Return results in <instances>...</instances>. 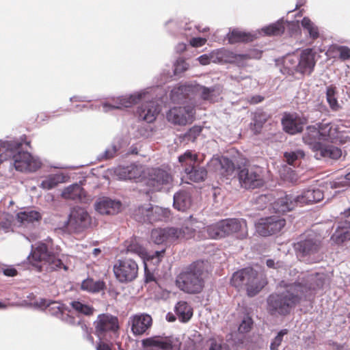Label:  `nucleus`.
Instances as JSON below:
<instances>
[{
	"label": "nucleus",
	"mask_w": 350,
	"mask_h": 350,
	"mask_svg": "<svg viewBox=\"0 0 350 350\" xmlns=\"http://www.w3.org/2000/svg\"><path fill=\"white\" fill-rule=\"evenodd\" d=\"M319 273L309 274L299 278L294 283L282 280L279 286L284 288L282 293H274L267 299V310L271 315L286 316L312 291L323 286Z\"/></svg>",
	"instance_id": "1"
},
{
	"label": "nucleus",
	"mask_w": 350,
	"mask_h": 350,
	"mask_svg": "<svg viewBox=\"0 0 350 350\" xmlns=\"http://www.w3.org/2000/svg\"><path fill=\"white\" fill-rule=\"evenodd\" d=\"M211 271L208 260H197L183 267L176 275L175 283L182 291L191 295L201 293Z\"/></svg>",
	"instance_id": "2"
},
{
	"label": "nucleus",
	"mask_w": 350,
	"mask_h": 350,
	"mask_svg": "<svg viewBox=\"0 0 350 350\" xmlns=\"http://www.w3.org/2000/svg\"><path fill=\"white\" fill-rule=\"evenodd\" d=\"M322 236L313 231L308 230L300 236L299 240L294 244L297 256L309 262L319 260V253L323 247Z\"/></svg>",
	"instance_id": "3"
},
{
	"label": "nucleus",
	"mask_w": 350,
	"mask_h": 350,
	"mask_svg": "<svg viewBox=\"0 0 350 350\" xmlns=\"http://www.w3.org/2000/svg\"><path fill=\"white\" fill-rule=\"evenodd\" d=\"M94 334L98 340L113 341L119 337L120 323L118 317L109 313L97 316L93 322Z\"/></svg>",
	"instance_id": "4"
},
{
	"label": "nucleus",
	"mask_w": 350,
	"mask_h": 350,
	"mask_svg": "<svg viewBox=\"0 0 350 350\" xmlns=\"http://www.w3.org/2000/svg\"><path fill=\"white\" fill-rule=\"evenodd\" d=\"M29 262L35 267L39 272L42 271L41 264L48 265L51 270L67 269L62 260L53 253L49 252L48 247L45 243H40L32 250L28 256Z\"/></svg>",
	"instance_id": "5"
},
{
	"label": "nucleus",
	"mask_w": 350,
	"mask_h": 350,
	"mask_svg": "<svg viewBox=\"0 0 350 350\" xmlns=\"http://www.w3.org/2000/svg\"><path fill=\"white\" fill-rule=\"evenodd\" d=\"M178 161L185 167V172L190 180L198 183L205 180L207 171L204 167L200 166L197 154L187 150L178 157Z\"/></svg>",
	"instance_id": "6"
},
{
	"label": "nucleus",
	"mask_w": 350,
	"mask_h": 350,
	"mask_svg": "<svg viewBox=\"0 0 350 350\" xmlns=\"http://www.w3.org/2000/svg\"><path fill=\"white\" fill-rule=\"evenodd\" d=\"M113 271L116 278L120 282L129 283L137 278L139 266L134 260L124 258L116 261Z\"/></svg>",
	"instance_id": "7"
},
{
	"label": "nucleus",
	"mask_w": 350,
	"mask_h": 350,
	"mask_svg": "<svg viewBox=\"0 0 350 350\" xmlns=\"http://www.w3.org/2000/svg\"><path fill=\"white\" fill-rule=\"evenodd\" d=\"M286 226V220L278 216L260 218L255 224L256 232L262 237L276 234Z\"/></svg>",
	"instance_id": "8"
},
{
	"label": "nucleus",
	"mask_w": 350,
	"mask_h": 350,
	"mask_svg": "<svg viewBox=\"0 0 350 350\" xmlns=\"http://www.w3.org/2000/svg\"><path fill=\"white\" fill-rule=\"evenodd\" d=\"M172 182L173 176L170 169L155 167L149 170L146 185L151 191H159Z\"/></svg>",
	"instance_id": "9"
},
{
	"label": "nucleus",
	"mask_w": 350,
	"mask_h": 350,
	"mask_svg": "<svg viewBox=\"0 0 350 350\" xmlns=\"http://www.w3.org/2000/svg\"><path fill=\"white\" fill-rule=\"evenodd\" d=\"M241 186L246 189L260 188L265 184L262 171L259 167H244L238 172Z\"/></svg>",
	"instance_id": "10"
},
{
	"label": "nucleus",
	"mask_w": 350,
	"mask_h": 350,
	"mask_svg": "<svg viewBox=\"0 0 350 350\" xmlns=\"http://www.w3.org/2000/svg\"><path fill=\"white\" fill-rule=\"evenodd\" d=\"M124 246L126 253H131L137 254L141 257L144 260H153L156 259V263H159L163 256L165 250L161 251H156L152 254L148 253L146 250L140 243L139 239L137 237H131L130 239L124 242Z\"/></svg>",
	"instance_id": "11"
},
{
	"label": "nucleus",
	"mask_w": 350,
	"mask_h": 350,
	"mask_svg": "<svg viewBox=\"0 0 350 350\" xmlns=\"http://www.w3.org/2000/svg\"><path fill=\"white\" fill-rule=\"evenodd\" d=\"M90 224V218L86 211L81 208H73L66 223V230L70 233L80 232Z\"/></svg>",
	"instance_id": "12"
},
{
	"label": "nucleus",
	"mask_w": 350,
	"mask_h": 350,
	"mask_svg": "<svg viewBox=\"0 0 350 350\" xmlns=\"http://www.w3.org/2000/svg\"><path fill=\"white\" fill-rule=\"evenodd\" d=\"M224 237L237 234L239 239L247 236V222L243 219L228 218L220 220Z\"/></svg>",
	"instance_id": "13"
},
{
	"label": "nucleus",
	"mask_w": 350,
	"mask_h": 350,
	"mask_svg": "<svg viewBox=\"0 0 350 350\" xmlns=\"http://www.w3.org/2000/svg\"><path fill=\"white\" fill-rule=\"evenodd\" d=\"M194 115V107L187 105L171 108L167 113L166 118L170 122L174 124L185 125L193 120Z\"/></svg>",
	"instance_id": "14"
},
{
	"label": "nucleus",
	"mask_w": 350,
	"mask_h": 350,
	"mask_svg": "<svg viewBox=\"0 0 350 350\" xmlns=\"http://www.w3.org/2000/svg\"><path fill=\"white\" fill-rule=\"evenodd\" d=\"M131 330L134 336L146 334L152 325V318L150 314L140 313L132 315L129 318Z\"/></svg>",
	"instance_id": "15"
},
{
	"label": "nucleus",
	"mask_w": 350,
	"mask_h": 350,
	"mask_svg": "<svg viewBox=\"0 0 350 350\" xmlns=\"http://www.w3.org/2000/svg\"><path fill=\"white\" fill-rule=\"evenodd\" d=\"M144 350H173V338L170 336H154L142 340Z\"/></svg>",
	"instance_id": "16"
},
{
	"label": "nucleus",
	"mask_w": 350,
	"mask_h": 350,
	"mask_svg": "<svg viewBox=\"0 0 350 350\" xmlns=\"http://www.w3.org/2000/svg\"><path fill=\"white\" fill-rule=\"evenodd\" d=\"M306 124V119L300 117L297 113H285L282 119L284 131L291 135L301 133L304 126Z\"/></svg>",
	"instance_id": "17"
},
{
	"label": "nucleus",
	"mask_w": 350,
	"mask_h": 350,
	"mask_svg": "<svg viewBox=\"0 0 350 350\" xmlns=\"http://www.w3.org/2000/svg\"><path fill=\"white\" fill-rule=\"evenodd\" d=\"M315 55L312 49H304L299 57L297 72L303 75H310L316 65Z\"/></svg>",
	"instance_id": "18"
},
{
	"label": "nucleus",
	"mask_w": 350,
	"mask_h": 350,
	"mask_svg": "<svg viewBox=\"0 0 350 350\" xmlns=\"http://www.w3.org/2000/svg\"><path fill=\"white\" fill-rule=\"evenodd\" d=\"M210 167L218 174L228 178L235 171V165L232 160L226 157L213 158Z\"/></svg>",
	"instance_id": "19"
},
{
	"label": "nucleus",
	"mask_w": 350,
	"mask_h": 350,
	"mask_svg": "<svg viewBox=\"0 0 350 350\" xmlns=\"http://www.w3.org/2000/svg\"><path fill=\"white\" fill-rule=\"evenodd\" d=\"M115 175L120 180L139 178L144 173L142 165L131 164L128 166H118L114 170Z\"/></svg>",
	"instance_id": "20"
},
{
	"label": "nucleus",
	"mask_w": 350,
	"mask_h": 350,
	"mask_svg": "<svg viewBox=\"0 0 350 350\" xmlns=\"http://www.w3.org/2000/svg\"><path fill=\"white\" fill-rule=\"evenodd\" d=\"M160 111V106L154 100L143 103L137 110L139 118L148 123L154 122Z\"/></svg>",
	"instance_id": "21"
},
{
	"label": "nucleus",
	"mask_w": 350,
	"mask_h": 350,
	"mask_svg": "<svg viewBox=\"0 0 350 350\" xmlns=\"http://www.w3.org/2000/svg\"><path fill=\"white\" fill-rule=\"evenodd\" d=\"M255 271L251 267H247L236 271L230 280L232 286L238 289L245 288L250 280H253Z\"/></svg>",
	"instance_id": "22"
},
{
	"label": "nucleus",
	"mask_w": 350,
	"mask_h": 350,
	"mask_svg": "<svg viewBox=\"0 0 350 350\" xmlns=\"http://www.w3.org/2000/svg\"><path fill=\"white\" fill-rule=\"evenodd\" d=\"M324 195L319 189H308L304 191L301 195L295 197L298 205L304 206L320 202L323 199Z\"/></svg>",
	"instance_id": "23"
},
{
	"label": "nucleus",
	"mask_w": 350,
	"mask_h": 350,
	"mask_svg": "<svg viewBox=\"0 0 350 350\" xmlns=\"http://www.w3.org/2000/svg\"><path fill=\"white\" fill-rule=\"evenodd\" d=\"M122 206L119 201L103 198L96 204V211L102 215H115L118 213Z\"/></svg>",
	"instance_id": "24"
},
{
	"label": "nucleus",
	"mask_w": 350,
	"mask_h": 350,
	"mask_svg": "<svg viewBox=\"0 0 350 350\" xmlns=\"http://www.w3.org/2000/svg\"><path fill=\"white\" fill-rule=\"evenodd\" d=\"M303 140L305 144L309 145L312 150L315 152L318 148H320L321 145L323 144V139L320 135L319 131L317 128L314 126H308L306 133L303 137Z\"/></svg>",
	"instance_id": "25"
},
{
	"label": "nucleus",
	"mask_w": 350,
	"mask_h": 350,
	"mask_svg": "<svg viewBox=\"0 0 350 350\" xmlns=\"http://www.w3.org/2000/svg\"><path fill=\"white\" fill-rule=\"evenodd\" d=\"M297 205L295 197L286 195L274 202L273 208L275 213H284L292 211Z\"/></svg>",
	"instance_id": "26"
},
{
	"label": "nucleus",
	"mask_w": 350,
	"mask_h": 350,
	"mask_svg": "<svg viewBox=\"0 0 350 350\" xmlns=\"http://www.w3.org/2000/svg\"><path fill=\"white\" fill-rule=\"evenodd\" d=\"M331 240L337 245H341L350 240V221H345L340 223L331 237Z\"/></svg>",
	"instance_id": "27"
},
{
	"label": "nucleus",
	"mask_w": 350,
	"mask_h": 350,
	"mask_svg": "<svg viewBox=\"0 0 350 350\" xmlns=\"http://www.w3.org/2000/svg\"><path fill=\"white\" fill-rule=\"evenodd\" d=\"M270 116L262 109H257L253 113L252 122L250 124V129L255 135H258Z\"/></svg>",
	"instance_id": "28"
},
{
	"label": "nucleus",
	"mask_w": 350,
	"mask_h": 350,
	"mask_svg": "<svg viewBox=\"0 0 350 350\" xmlns=\"http://www.w3.org/2000/svg\"><path fill=\"white\" fill-rule=\"evenodd\" d=\"M342 155L341 149L331 144H322L320 148L315 152V157L319 159L321 158H329L332 159H338Z\"/></svg>",
	"instance_id": "29"
},
{
	"label": "nucleus",
	"mask_w": 350,
	"mask_h": 350,
	"mask_svg": "<svg viewBox=\"0 0 350 350\" xmlns=\"http://www.w3.org/2000/svg\"><path fill=\"white\" fill-rule=\"evenodd\" d=\"M267 284L266 280L259 277L258 272L255 271L253 280H250L244 289L246 291L247 296L252 297L259 293Z\"/></svg>",
	"instance_id": "30"
},
{
	"label": "nucleus",
	"mask_w": 350,
	"mask_h": 350,
	"mask_svg": "<svg viewBox=\"0 0 350 350\" xmlns=\"http://www.w3.org/2000/svg\"><path fill=\"white\" fill-rule=\"evenodd\" d=\"M267 284L266 280L259 277L258 272L255 271L253 280H250L244 289L246 291L247 296L252 297L259 293Z\"/></svg>",
	"instance_id": "31"
},
{
	"label": "nucleus",
	"mask_w": 350,
	"mask_h": 350,
	"mask_svg": "<svg viewBox=\"0 0 350 350\" xmlns=\"http://www.w3.org/2000/svg\"><path fill=\"white\" fill-rule=\"evenodd\" d=\"M326 55L329 58L345 62L350 59V49L347 46L332 44L327 49Z\"/></svg>",
	"instance_id": "32"
},
{
	"label": "nucleus",
	"mask_w": 350,
	"mask_h": 350,
	"mask_svg": "<svg viewBox=\"0 0 350 350\" xmlns=\"http://www.w3.org/2000/svg\"><path fill=\"white\" fill-rule=\"evenodd\" d=\"M204 224L198 221L193 216H190L184 222L181 229L184 232V239H188L196 236L197 230L202 228Z\"/></svg>",
	"instance_id": "33"
},
{
	"label": "nucleus",
	"mask_w": 350,
	"mask_h": 350,
	"mask_svg": "<svg viewBox=\"0 0 350 350\" xmlns=\"http://www.w3.org/2000/svg\"><path fill=\"white\" fill-rule=\"evenodd\" d=\"M221 222L209 225L206 227H202V230L198 231V237L201 239H221L224 238L221 232Z\"/></svg>",
	"instance_id": "34"
},
{
	"label": "nucleus",
	"mask_w": 350,
	"mask_h": 350,
	"mask_svg": "<svg viewBox=\"0 0 350 350\" xmlns=\"http://www.w3.org/2000/svg\"><path fill=\"white\" fill-rule=\"evenodd\" d=\"M191 204L189 193L187 191H180L174 196V207L178 211H185Z\"/></svg>",
	"instance_id": "35"
},
{
	"label": "nucleus",
	"mask_w": 350,
	"mask_h": 350,
	"mask_svg": "<svg viewBox=\"0 0 350 350\" xmlns=\"http://www.w3.org/2000/svg\"><path fill=\"white\" fill-rule=\"evenodd\" d=\"M227 38L230 44L252 42L256 38L254 35L239 29H233L230 31L227 35Z\"/></svg>",
	"instance_id": "36"
},
{
	"label": "nucleus",
	"mask_w": 350,
	"mask_h": 350,
	"mask_svg": "<svg viewBox=\"0 0 350 350\" xmlns=\"http://www.w3.org/2000/svg\"><path fill=\"white\" fill-rule=\"evenodd\" d=\"M41 214L36 211L27 210L17 213L16 219L22 226H27L41 219Z\"/></svg>",
	"instance_id": "37"
},
{
	"label": "nucleus",
	"mask_w": 350,
	"mask_h": 350,
	"mask_svg": "<svg viewBox=\"0 0 350 350\" xmlns=\"http://www.w3.org/2000/svg\"><path fill=\"white\" fill-rule=\"evenodd\" d=\"M192 91V87L181 85L174 87L170 93V98L174 103H181L187 98Z\"/></svg>",
	"instance_id": "38"
},
{
	"label": "nucleus",
	"mask_w": 350,
	"mask_h": 350,
	"mask_svg": "<svg viewBox=\"0 0 350 350\" xmlns=\"http://www.w3.org/2000/svg\"><path fill=\"white\" fill-rule=\"evenodd\" d=\"M148 213L146 219V222L153 223L158 221H162L169 217L170 211L167 209L163 208L160 206H153L150 204V208L148 209Z\"/></svg>",
	"instance_id": "39"
},
{
	"label": "nucleus",
	"mask_w": 350,
	"mask_h": 350,
	"mask_svg": "<svg viewBox=\"0 0 350 350\" xmlns=\"http://www.w3.org/2000/svg\"><path fill=\"white\" fill-rule=\"evenodd\" d=\"M175 312L181 322H187L193 316V309L185 301H180L175 307Z\"/></svg>",
	"instance_id": "40"
},
{
	"label": "nucleus",
	"mask_w": 350,
	"mask_h": 350,
	"mask_svg": "<svg viewBox=\"0 0 350 350\" xmlns=\"http://www.w3.org/2000/svg\"><path fill=\"white\" fill-rule=\"evenodd\" d=\"M105 288V283L102 280H94L92 278L84 280L81 285V288L89 293H96Z\"/></svg>",
	"instance_id": "41"
},
{
	"label": "nucleus",
	"mask_w": 350,
	"mask_h": 350,
	"mask_svg": "<svg viewBox=\"0 0 350 350\" xmlns=\"http://www.w3.org/2000/svg\"><path fill=\"white\" fill-rule=\"evenodd\" d=\"M234 53L232 51L222 48L213 51L212 57L214 58L215 63L232 64Z\"/></svg>",
	"instance_id": "42"
},
{
	"label": "nucleus",
	"mask_w": 350,
	"mask_h": 350,
	"mask_svg": "<svg viewBox=\"0 0 350 350\" xmlns=\"http://www.w3.org/2000/svg\"><path fill=\"white\" fill-rule=\"evenodd\" d=\"M70 306L77 313L87 317L92 316L96 311L93 306L79 300L71 301Z\"/></svg>",
	"instance_id": "43"
},
{
	"label": "nucleus",
	"mask_w": 350,
	"mask_h": 350,
	"mask_svg": "<svg viewBox=\"0 0 350 350\" xmlns=\"http://www.w3.org/2000/svg\"><path fill=\"white\" fill-rule=\"evenodd\" d=\"M141 100L140 94H133L129 96L121 97L119 98V103L114 106L111 105L105 104L104 107H110L111 109H121L123 107H131L133 105L137 103Z\"/></svg>",
	"instance_id": "44"
},
{
	"label": "nucleus",
	"mask_w": 350,
	"mask_h": 350,
	"mask_svg": "<svg viewBox=\"0 0 350 350\" xmlns=\"http://www.w3.org/2000/svg\"><path fill=\"white\" fill-rule=\"evenodd\" d=\"M326 100L330 107L334 111H337L340 109L336 97L337 90L336 86L330 85L326 88Z\"/></svg>",
	"instance_id": "45"
},
{
	"label": "nucleus",
	"mask_w": 350,
	"mask_h": 350,
	"mask_svg": "<svg viewBox=\"0 0 350 350\" xmlns=\"http://www.w3.org/2000/svg\"><path fill=\"white\" fill-rule=\"evenodd\" d=\"M320 135L323 139L327 140V138H334L337 133L336 128L331 123L321 122L317 128Z\"/></svg>",
	"instance_id": "46"
},
{
	"label": "nucleus",
	"mask_w": 350,
	"mask_h": 350,
	"mask_svg": "<svg viewBox=\"0 0 350 350\" xmlns=\"http://www.w3.org/2000/svg\"><path fill=\"white\" fill-rule=\"evenodd\" d=\"M81 187L77 184L72 185L64 189L62 196L67 200H77L81 197Z\"/></svg>",
	"instance_id": "47"
},
{
	"label": "nucleus",
	"mask_w": 350,
	"mask_h": 350,
	"mask_svg": "<svg viewBox=\"0 0 350 350\" xmlns=\"http://www.w3.org/2000/svg\"><path fill=\"white\" fill-rule=\"evenodd\" d=\"M14 216L8 213L0 212V230L13 231Z\"/></svg>",
	"instance_id": "48"
},
{
	"label": "nucleus",
	"mask_w": 350,
	"mask_h": 350,
	"mask_svg": "<svg viewBox=\"0 0 350 350\" xmlns=\"http://www.w3.org/2000/svg\"><path fill=\"white\" fill-rule=\"evenodd\" d=\"M301 26L306 29L309 33L310 38L314 40L319 37V28L308 17H304L301 21Z\"/></svg>",
	"instance_id": "49"
},
{
	"label": "nucleus",
	"mask_w": 350,
	"mask_h": 350,
	"mask_svg": "<svg viewBox=\"0 0 350 350\" xmlns=\"http://www.w3.org/2000/svg\"><path fill=\"white\" fill-rule=\"evenodd\" d=\"M64 177L60 174H52L46 177L41 183V187L44 189H51L63 182Z\"/></svg>",
	"instance_id": "50"
},
{
	"label": "nucleus",
	"mask_w": 350,
	"mask_h": 350,
	"mask_svg": "<svg viewBox=\"0 0 350 350\" xmlns=\"http://www.w3.org/2000/svg\"><path fill=\"white\" fill-rule=\"evenodd\" d=\"M262 31L267 36H280L284 31V27L281 23H275L262 28Z\"/></svg>",
	"instance_id": "51"
},
{
	"label": "nucleus",
	"mask_w": 350,
	"mask_h": 350,
	"mask_svg": "<svg viewBox=\"0 0 350 350\" xmlns=\"http://www.w3.org/2000/svg\"><path fill=\"white\" fill-rule=\"evenodd\" d=\"M305 152L302 150H296L295 151L286 152L284 154V157L288 164L295 165L297 161L304 159Z\"/></svg>",
	"instance_id": "52"
},
{
	"label": "nucleus",
	"mask_w": 350,
	"mask_h": 350,
	"mask_svg": "<svg viewBox=\"0 0 350 350\" xmlns=\"http://www.w3.org/2000/svg\"><path fill=\"white\" fill-rule=\"evenodd\" d=\"M150 208V204H146L138 206L133 213V218L139 222H146L148 209Z\"/></svg>",
	"instance_id": "53"
},
{
	"label": "nucleus",
	"mask_w": 350,
	"mask_h": 350,
	"mask_svg": "<svg viewBox=\"0 0 350 350\" xmlns=\"http://www.w3.org/2000/svg\"><path fill=\"white\" fill-rule=\"evenodd\" d=\"M167 243L174 242L176 240L184 239V232L181 228H165Z\"/></svg>",
	"instance_id": "54"
},
{
	"label": "nucleus",
	"mask_w": 350,
	"mask_h": 350,
	"mask_svg": "<svg viewBox=\"0 0 350 350\" xmlns=\"http://www.w3.org/2000/svg\"><path fill=\"white\" fill-rule=\"evenodd\" d=\"M151 239L156 244L167 243L165 228L152 230L151 232Z\"/></svg>",
	"instance_id": "55"
},
{
	"label": "nucleus",
	"mask_w": 350,
	"mask_h": 350,
	"mask_svg": "<svg viewBox=\"0 0 350 350\" xmlns=\"http://www.w3.org/2000/svg\"><path fill=\"white\" fill-rule=\"evenodd\" d=\"M208 350H230L227 344L224 342L222 339L217 340L215 338H211L208 340Z\"/></svg>",
	"instance_id": "56"
},
{
	"label": "nucleus",
	"mask_w": 350,
	"mask_h": 350,
	"mask_svg": "<svg viewBox=\"0 0 350 350\" xmlns=\"http://www.w3.org/2000/svg\"><path fill=\"white\" fill-rule=\"evenodd\" d=\"M288 332V330L287 329H283L280 330L278 335L273 339L272 342L270 345V349L271 350H278L279 347L280 346L282 340H283V336L286 334H287Z\"/></svg>",
	"instance_id": "57"
},
{
	"label": "nucleus",
	"mask_w": 350,
	"mask_h": 350,
	"mask_svg": "<svg viewBox=\"0 0 350 350\" xmlns=\"http://www.w3.org/2000/svg\"><path fill=\"white\" fill-rule=\"evenodd\" d=\"M249 60V56L245 54H238L234 53L232 64H234L239 67H245Z\"/></svg>",
	"instance_id": "58"
},
{
	"label": "nucleus",
	"mask_w": 350,
	"mask_h": 350,
	"mask_svg": "<svg viewBox=\"0 0 350 350\" xmlns=\"http://www.w3.org/2000/svg\"><path fill=\"white\" fill-rule=\"evenodd\" d=\"M189 68V64L182 58L177 59L174 64V74L178 75L186 71Z\"/></svg>",
	"instance_id": "59"
},
{
	"label": "nucleus",
	"mask_w": 350,
	"mask_h": 350,
	"mask_svg": "<svg viewBox=\"0 0 350 350\" xmlns=\"http://www.w3.org/2000/svg\"><path fill=\"white\" fill-rule=\"evenodd\" d=\"M202 127L199 126H194L191 128L185 134V137L188 140L194 142L197 137L202 132Z\"/></svg>",
	"instance_id": "60"
},
{
	"label": "nucleus",
	"mask_w": 350,
	"mask_h": 350,
	"mask_svg": "<svg viewBox=\"0 0 350 350\" xmlns=\"http://www.w3.org/2000/svg\"><path fill=\"white\" fill-rule=\"evenodd\" d=\"M201 90V98L204 100H212L213 92L215 91L214 87L207 88L202 86Z\"/></svg>",
	"instance_id": "61"
},
{
	"label": "nucleus",
	"mask_w": 350,
	"mask_h": 350,
	"mask_svg": "<svg viewBox=\"0 0 350 350\" xmlns=\"http://www.w3.org/2000/svg\"><path fill=\"white\" fill-rule=\"evenodd\" d=\"M253 325V321L250 317L244 318L239 327V331L241 333H247L250 331Z\"/></svg>",
	"instance_id": "62"
},
{
	"label": "nucleus",
	"mask_w": 350,
	"mask_h": 350,
	"mask_svg": "<svg viewBox=\"0 0 350 350\" xmlns=\"http://www.w3.org/2000/svg\"><path fill=\"white\" fill-rule=\"evenodd\" d=\"M299 62V58L295 55H288L285 59L286 66L289 68L295 70L297 72V65Z\"/></svg>",
	"instance_id": "63"
},
{
	"label": "nucleus",
	"mask_w": 350,
	"mask_h": 350,
	"mask_svg": "<svg viewBox=\"0 0 350 350\" xmlns=\"http://www.w3.org/2000/svg\"><path fill=\"white\" fill-rule=\"evenodd\" d=\"M96 345V350H112V341L98 340Z\"/></svg>",
	"instance_id": "64"
}]
</instances>
